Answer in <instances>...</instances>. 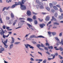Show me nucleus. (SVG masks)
I'll list each match as a JSON object with an SVG mask.
<instances>
[{
    "instance_id": "obj_16",
    "label": "nucleus",
    "mask_w": 63,
    "mask_h": 63,
    "mask_svg": "<svg viewBox=\"0 0 63 63\" xmlns=\"http://www.w3.org/2000/svg\"><path fill=\"white\" fill-rule=\"evenodd\" d=\"M11 16L12 18H14L15 17V16L13 13H11Z\"/></svg>"
},
{
    "instance_id": "obj_44",
    "label": "nucleus",
    "mask_w": 63,
    "mask_h": 63,
    "mask_svg": "<svg viewBox=\"0 0 63 63\" xmlns=\"http://www.w3.org/2000/svg\"><path fill=\"white\" fill-rule=\"evenodd\" d=\"M30 60H31V61H34V59H33V58H31Z\"/></svg>"
},
{
    "instance_id": "obj_19",
    "label": "nucleus",
    "mask_w": 63,
    "mask_h": 63,
    "mask_svg": "<svg viewBox=\"0 0 63 63\" xmlns=\"http://www.w3.org/2000/svg\"><path fill=\"white\" fill-rule=\"evenodd\" d=\"M53 24L54 25H59V23L57 22H54Z\"/></svg>"
},
{
    "instance_id": "obj_55",
    "label": "nucleus",
    "mask_w": 63,
    "mask_h": 63,
    "mask_svg": "<svg viewBox=\"0 0 63 63\" xmlns=\"http://www.w3.org/2000/svg\"><path fill=\"white\" fill-rule=\"evenodd\" d=\"M43 62L44 63H46L47 62V60H45L43 61Z\"/></svg>"
},
{
    "instance_id": "obj_38",
    "label": "nucleus",
    "mask_w": 63,
    "mask_h": 63,
    "mask_svg": "<svg viewBox=\"0 0 63 63\" xmlns=\"http://www.w3.org/2000/svg\"><path fill=\"white\" fill-rule=\"evenodd\" d=\"M59 58L61 59H63V58L62 57H61V56L60 55H59Z\"/></svg>"
},
{
    "instance_id": "obj_24",
    "label": "nucleus",
    "mask_w": 63,
    "mask_h": 63,
    "mask_svg": "<svg viewBox=\"0 0 63 63\" xmlns=\"http://www.w3.org/2000/svg\"><path fill=\"white\" fill-rule=\"evenodd\" d=\"M39 8L40 9H44V7L43 6H40Z\"/></svg>"
},
{
    "instance_id": "obj_57",
    "label": "nucleus",
    "mask_w": 63,
    "mask_h": 63,
    "mask_svg": "<svg viewBox=\"0 0 63 63\" xmlns=\"http://www.w3.org/2000/svg\"><path fill=\"white\" fill-rule=\"evenodd\" d=\"M38 61H39V62H42V61H43V60H42V59H39V60H38Z\"/></svg>"
},
{
    "instance_id": "obj_63",
    "label": "nucleus",
    "mask_w": 63,
    "mask_h": 63,
    "mask_svg": "<svg viewBox=\"0 0 63 63\" xmlns=\"http://www.w3.org/2000/svg\"><path fill=\"white\" fill-rule=\"evenodd\" d=\"M4 63H8L5 60L4 61Z\"/></svg>"
},
{
    "instance_id": "obj_3",
    "label": "nucleus",
    "mask_w": 63,
    "mask_h": 63,
    "mask_svg": "<svg viewBox=\"0 0 63 63\" xmlns=\"http://www.w3.org/2000/svg\"><path fill=\"white\" fill-rule=\"evenodd\" d=\"M30 38L31 39H32V38H45V37L42 35H40L39 36L37 37L36 36V35H32L31 36Z\"/></svg>"
},
{
    "instance_id": "obj_43",
    "label": "nucleus",
    "mask_w": 63,
    "mask_h": 63,
    "mask_svg": "<svg viewBox=\"0 0 63 63\" xmlns=\"http://www.w3.org/2000/svg\"><path fill=\"white\" fill-rule=\"evenodd\" d=\"M56 6L57 7H58V8H60V6L59 5H56Z\"/></svg>"
},
{
    "instance_id": "obj_6",
    "label": "nucleus",
    "mask_w": 63,
    "mask_h": 63,
    "mask_svg": "<svg viewBox=\"0 0 63 63\" xmlns=\"http://www.w3.org/2000/svg\"><path fill=\"white\" fill-rule=\"evenodd\" d=\"M20 5V6H21V4H19V2H18V3L16 2V4L13 5L12 7H11V8H12V9H13L16 6L18 5Z\"/></svg>"
},
{
    "instance_id": "obj_50",
    "label": "nucleus",
    "mask_w": 63,
    "mask_h": 63,
    "mask_svg": "<svg viewBox=\"0 0 63 63\" xmlns=\"http://www.w3.org/2000/svg\"><path fill=\"white\" fill-rule=\"evenodd\" d=\"M55 16L56 17H57V13L55 14Z\"/></svg>"
},
{
    "instance_id": "obj_18",
    "label": "nucleus",
    "mask_w": 63,
    "mask_h": 63,
    "mask_svg": "<svg viewBox=\"0 0 63 63\" xmlns=\"http://www.w3.org/2000/svg\"><path fill=\"white\" fill-rule=\"evenodd\" d=\"M5 50V48L3 47H1L0 48V51H3Z\"/></svg>"
},
{
    "instance_id": "obj_10",
    "label": "nucleus",
    "mask_w": 63,
    "mask_h": 63,
    "mask_svg": "<svg viewBox=\"0 0 63 63\" xmlns=\"http://www.w3.org/2000/svg\"><path fill=\"white\" fill-rule=\"evenodd\" d=\"M36 46L39 48V49H40V50H43V49L40 48V47H41V45L40 44H38Z\"/></svg>"
},
{
    "instance_id": "obj_13",
    "label": "nucleus",
    "mask_w": 63,
    "mask_h": 63,
    "mask_svg": "<svg viewBox=\"0 0 63 63\" xmlns=\"http://www.w3.org/2000/svg\"><path fill=\"white\" fill-rule=\"evenodd\" d=\"M49 16H47L45 18V20L46 21H48L49 20Z\"/></svg>"
},
{
    "instance_id": "obj_39",
    "label": "nucleus",
    "mask_w": 63,
    "mask_h": 63,
    "mask_svg": "<svg viewBox=\"0 0 63 63\" xmlns=\"http://www.w3.org/2000/svg\"><path fill=\"white\" fill-rule=\"evenodd\" d=\"M40 1H39V0H36V3H37V4H39Z\"/></svg>"
},
{
    "instance_id": "obj_51",
    "label": "nucleus",
    "mask_w": 63,
    "mask_h": 63,
    "mask_svg": "<svg viewBox=\"0 0 63 63\" xmlns=\"http://www.w3.org/2000/svg\"><path fill=\"white\" fill-rule=\"evenodd\" d=\"M0 23H3L2 21V18H1V19H0Z\"/></svg>"
},
{
    "instance_id": "obj_62",
    "label": "nucleus",
    "mask_w": 63,
    "mask_h": 63,
    "mask_svg": "<svg viewBox=\"0 0 63 63\" xmlns=\"http://www.w3.org/2000/svg\"><path fill=\"white\" fill-rule=\"evenodd\" d=\"M57 28V27H53V29H55V28Z\"/></svg>"
},
{
    "instance_id": "obj_22",
    "label": "nucleus",
    "mask_w": 63,
    "mask_h": 63,
    "mask_svg": "<svg viewBox=\"0 0 63 63\" xmlns=\"http://www.w3.org/2000/svg\"><path fill=\"white\" fill-rule=\"evenodd\" d=\"M53 8L55 10H58V8L56 6H54Z\"/></svg>"
},
{
    "instance_id": "obj_4",
    "label": "nucleus",
    "mask_w": 63,
    "mask_h": 63,
    "mask_svg": "<svg viewBox=\"0 0 63 63\" xmlns=\"http://www.w3.org/2000/svg\"><path fill=\"white\" fill-rule=\"evenodd\" d=\"M47 33L48 34V35L49 36V37H50L52 35L51 34L52 33V35L53 36H54V35H55L56 34V32H48Z\"/></svg>"
},
{
    "instance_id": "obj_35",
    "label": "nucleus",
    "mask_w": 63,
    "mask_h": 63,
    "mask_svg": "<svg viewBox=\"0 0 63 63\" xmlns=\"http://www.w3.org/2000/svg\"><path fill=\"white\" fill-rule=\"evenodd\" d=\"M6 25H3L2 26V28L4 29H6Z\"/></svg>"
},
{
    "instance_id": "obj_61",
    "label": "nucleus",
    "mask_w": 63,
    "mask_h": 63,
    "mask_svg": "<svg viewBox=\"0 0 63 63\" xmlns=\"http://www.w3.org/2000/svg\"><path fill=\"white\" fill-rule=\"evenodd\" d=\"M4 15H7V14H6V12H5V11L4 12Z\"/></svg>"
},
{
    "instance_id": "obj_36",
    "label": "nucleus",
    "mask_w": 63,
    "mask_h": 63,
    "mask_svg": "<svg viewBox=\"0 0 63 63\" xmlns=\"http://www.w3.org/2000/svg\"><path fill=\"white\" fill-rule=\"evenodd\" d=\"M53 3L54 5H56L57 4V2L56 1H53Z\"/></svg>"
},
{
    "instance_id": "obj_21",
    "label": "nucleus",
    "mask_w": 63,
    "mask_h": 63,
    "mask_svg": "<svg viewBox=\"0 0 63 63\" xmlns=\"http://www.w3.org/2000/svg\"><path fill=\"white\" fill-rule=\"evenodd\" d=\"M49 5L50 7V8H52L53 7V4H52V3H49Z\"/></svg>"
},
{
    "instance_id": "obj_37",
    "label": "nucleus",
    "mask_w": 63,
    "mask_h": 63,
    "mask_svg": "<svg viewBox=\"0 0 63 63\" xmlns=\"http://www.w3.org/2000/svg\"><path fill=\"white\" fill-rule=\"evenodd\" d=\"M48 60L49 61H50L52 59H53V58H49L48 57Z\"/></svg>"
},
{
    "instance_id": "obj_56",
    "label": "nucleus",
    "mask_w": 63,
    "mask_h": 63,
    "mask_svg": "<svg viewBox=\"0 0 63 63\" xmlns=\"http://www.w3.org/2000/svg\"><path fill=\"white\" fill-rule=\"evenodd\" d=\"M19 19H20V20H21V19H23L24 20L25 19H24L23 18H19Z\"/></svg>"
},
{
    "instance_id": "obj_46",
    "label": "nucleus",
    "mask_w": 63,
    "mask_h": 63,
    "mask_svg": "<svg viewBox=\"0 0 63 63\" xmlns=\"http://www.w3.org/2000/svg\"><path fill=\"white\" fill-rule=\"evenodd\" d=\"M8 33H9V34H8L9 35V34L11 35L12 34V32H8Z\"/></svg>"
},
{
    "instance_id": "obj_31",
    "label": "nucleus",
    "mask_w": 63,
    "mask_h": 63,
    "mask_svg": "<svg viewBox=\"0 0 63 63\" xmlns=\"http://www.w3.org/2000/svg\"><path fill=\"white\" fill-rule=\"evenodd\" d=\"M44 49L45 50H47V51H48V48H47V47H44Z\"/></svg>"
},
{
    "instance_id": "obj_58",
    "label": "nucleus",
    "mask_w": 63,
    "mask_h": 63,
    "mask_svg": "<svg viewBox=\"0 0 63 63\" xmlns=\"http://www.w3.org/2000/svg\"><path fill=\"white\" fill-rule=\"evenodd\" d=\"M46 53H47V54H48V55H49V54H50V53H49L48 51H47V52H46Z\"/></svg>"
},
{
    "instance_id": "obj_32",
    "label": "nucleus",
    "mask_w": 63,
    "mask_h": 63,
    "mask_svg": "<svg viewBox=\"0 0 63 63\" xmlns=\"http://www.w3.org/2000/svg\"><path fill=\"white\" fill-rule=\"evenodd\" d=\"M13 22V20H11L9 22L10 24H12Z\"/></svg>"
},
{
    "instance_id": "obj_15",
    "label": "nucleus",
    "mask_w": 63,
    "mask_h": 63,
    "mask_svg": "<svg viewBox=\"0 0 63 63\" xmlns=\"http://www.w3.org/2000/svg\"><path fill=\"white\" fill-rule=\"evenodd\" d=\"M2 43H3L4 46H5V48H7V47H8V45H6V44H5V43H4V42H3V41H2Z\"/></svg>"
},
{
    "instance_id": "obj_23",
    "label": "nucleus",
    "mask_w": 63,
    "mask_h": 63,
    "mask_svg": "<svg viewBox=\"0 0 63 63\" xmlns=\"http://www.w3.org/2000/svg\"><path fill=\"white\" fill-rule=\"evenodd\" d=\"M46 42H47L45 44L46 46H49L50 45H49V43H47V40H46Z\"/></svg>"
},
{
    "instance_id": "obj_42",
    "label": "nucleus",
    "mask_w": 63,
    "mask_h": 63,
    "mask_svg": "<svg viewBox=\"0 0 63 63\" xmlns=\"http://www.w3.org/2000/svg\"><path fill=\"white\" fill-rule=\"evenodd\" d=\"M6 19H7V20H9V19H10V18L9 17H6Z\"/></svg>"
},
{
    "instance_id": "obj_53",
    "label": "nucleus",
    "mask_w": 63,
    "mask_h": 63,
    "mask_svg": "<svg viewBox=\"0 0 63 63\" xmlns=\"http://www.w3.org/2000/svg\"><path fill=\"white\" fill-rule=\"evenodd\" d=\"M62 35V33L61 32L60 33L59 36H60V37H61V36Z\"/></svg>"
},
{
    "instance_id": "obj_48",
    "label": "nucleus",
    "mask_w": 63,
    "mask_h": 63,
    "mask_svg": "<svg viewBox=\"0 0 63 63\" xmlns=\"http://www.w3.org/2000/svg\"><path fill=\"white\" fill-rule=\"evenodd\" d=\"M36 6L37 9H38L39 8V6L37 5H36Z\"/></svg>"
},
{
    "instance_id": "obj_33",
    "label": "nucleus",
    "mask_w": 63,
    "mask_h": 63,
    "mask_svg": "<svg viewBox=\"0 0 63 63\" xmlns=\"http://www.w3.org/2000/svg\"><path fill=\"white\" fill-rule=\"evenodd\" d=\"M4 42L5 44H7L8 42V39H6L5 41H4Z\"/></svg>"
},
{
    "instance_id": "obj_1",
    "label": "nucleus",
    "mask_w": 63,
    "mask_h": 63,
    "mask_svg": "<svg viewBox=\"0 0 63 63\" xmlns=\"http://www.w3.org/2000/svg\"><path fill=\"white\" fill-rule=\"evenodd\" d=\"M25 1H26V0H22L21 2H19V4H21L20 8L22 10H25L26 9V6L24 5H23V4H24Z\"/></svg>"
},
{
    "instance_id": "obj_45",
    "label": "nucleus",
    "mask_w": 63,
    "mask_h": 63,
    "mask_svg": "<svg viewBox=\"0 0 63 63\" xmlns=\"http://www.w3.org/2000/svg\"><path fill=\"white\" fill-rule=\"evenodd\" d=\"M60 12L61 13H62V12H63V11L61 8L60 9Z\"/></svg>"
},
{
    "instance_id": "obj_47",
    "label": "nucleus",
    "mask_w": 63,
    "mask_h": 63,
    "mask_svg": "<svg viewBox=\"0 0 63 63\" xmlns=\"http://www.w3.org/2000/svg\"><path fill=\"white\" fill-rule=\"evenodd\" d=\"M51 12L52 13H54V12H55V10L53 9H52L51 10Z\"/></svg>"
},
{
    "instance_id": "obj_25",
    "label": "nucleus",
    "mask_w": 63,
    "mask_h": 63,
    "mask_svg": "<svg viewBox=\"0 0 63 63\" xmlns=\"http://www.w3.org/2000/svg\"><path fill=\"white\" fill-rule=\"evenodd\" d=\"M55 39L56 40H57V41H58L59 43V42H60L59 39H58L57 37H55Z\"/></svg>"
},
{
    "instance_id": "obj_7",
    "label": "nucleus",
    "mask_w": 63,
    "mask_h": 63,
    "mask_svg": "<svg viewBox=\"0 0 63 63\" xmlns=\"http://www.w3.org/2000/svg\"><path fill=\"white\" fill-rule=\"evenodd\" d=\"M27 15L28 16H30L31 15V11H28L27 12Z\"/></svg>"
},
{
    "instance_id": "obj_5",
    "label": "nucleus",
    "mask_w": 63,
    "mask_h": 63,
    "mask_svg": "<svg viewBox=\"0 0 63 63\" xmlns=\"http://www.w3.org/2000/svg\"><path fill=\"white\" fill-rule=\"evenodd\" d=\"M25 46L26 47V48H28V47H29L30 48H32V49H33V50H34V49H33V48H34V47H32V46H31V45L28 44H27L26 45V44H25Z\"/></svg>"
},
{
    "instance_id": "obj_34",
    "label": "nucleus",
    "mask_w": 63,
    "mask_h": 63,
    "mask_svg": "<svg viewBox=\"0 0 63 63\" xmlns=\"http://www.w3.org/2000/svg\"><path fill=\"white\" fill-rule=\"evenodd\" d=\"M38 4H39V5H41L42 6L43 4V3L42 2H39L38 3Z\"/></svg>"
},
{
    "instance_id": "obj_2",
    "label": "nucleus",
    "mask_w": 63,
    "mask_h": 63,
    "mask_svg": "<svg viewBox=\"0 0 63 63\" xmlns=\"http://www.w3.org/2000/svg\"><path fill=\"white\" fill-rule=\"evenodd\" d=\"M1 30L2 31H1V32H0V33L1 35H2L3 34V38H5V37H9V34L7 36H5V35H4V34L5 33V32L4 31H3V29L1 28Z\"/></svg>"
},
{
    "instance_id": "obj_52",
    "label": "nucleus",
    "mask_w": 63,
    "mask_h": 63,
    "mask_svg": "<svg viewBox=\"0 0 63 63\" xmlns=\"http://www.w3.org/2000/svg\"><path fill=\"white\" fill-rule=\"evenodd\" d=\"M20 22H25L24 20H21Z\"/></svg>"
},
{
    "instance_id": "obj_26",
    "label": "nucleus",
    "mask_w": 63,
    "mask_h": 63,
    "mask_svg": "<svg viewBox=\"0 0 63 63\" xmlns=\"http://www.w3.org/2000/svg\"><path fill=\"white\" fill-rule=\"evenodd\" d=\"M46 9L47 10V11H50V8H49L48 6L46 7Z\"/></svg>"
},
{
    "instance_id": "obj_41",
    "label": "nucleus",
    "mask_w": 63,
    "mask_h": 63,
    "mask_svg": "<svg viewBox=\"0 0 63 63\" xmlns=\"http://www.w3.org/2000/svg\"><path fill=\"white\" fill-rule=\"evenodd\" d=\"M20 43V42H16L15 43V45H17V44H19Z\"/></svg>"
},
{
    "instance_id": "obj_29",
    "label": "nucleus",
    "mask_w": 63,
    "mask_h": 63,
    "mask_svg": "<svg viewBox=\"0 0 63 63\" xmlns=\"http://www.w3.org/2000/svg\"><path fill=\"white\" fill-rule=\"evenodd\" d=\"M48 48L49 49H50L51 48V49H53V47L52 46H50V47H48Z\"/></svg>"
},
{
    "instance_id": "obj_11",
    "label": "nucleus",
    "mask_w": 63,
    "mask_h": 63,
    "mask_svg": "<svg viewBox=\"0 0 63 63\" xmlns=\"http://www.w3.org/2000/svg\"><path fill=\"white\" fill-rule=\"evenodd\" d=\"M11 38L12 40V41L11 42V43L12 44H13L14 42H15V39H14V38L13 37H11Z\"/></svg>"
},
{
    "instance_id": "obj_14",
    "label": "nucleus",
    "mask_w": 63,
    "mask_h": 63,
    "mask_svg": "<svg viewBox=\"0 0 63 63\" xmlns=\"http://www.w3.org/2000/svg\"><path fill=\"white\" fill-rule=\"evenodd\" d=\"M52 19H51V20H54L55 21H56L57 22V21L56 20V18H55L54 17V16H53L52 17Z\"/></svg>"
},
{
    "instance_id": "obj_30",
    "label": "nucleus",
    "mask_w": 63,
    "mask_h": 63,
    "mask_svg": "<svg viewBox=\"0 0 63 63\" xmlns=\"http://www.w3.org/2000/svg\"><path fill=\"white\" fill-rule=\"evenodd\" d=\"M34 22L35 24H38V22L37 20H34Z\"/></svg>"
},
{
    "instance_id": "obj_17",
    "label": "nucleus",
    "mask_w": 63,
    "mask_h": 63,
    "mask_svg": "<svg viewBox=\"0 0 63 63\" xmlns=\"http://www.w3.org/2000/svg\"><path fill=\"white\" fill-rule=\"evenodd\" d=\"M10 7H8L7 8H6V7H4L2 11H4V10H5L6 9V10H7L9 9V8H10Z\"/></svg>"
},
{
    "instance_id": "obj_54",
    "label": "nucleus",
    "mask_w": 63,
    "mask_h": 63,
    "mask_svg": "<svg viewBox=\"0 0 63 63\" xmlns=\"http://www.w3.org/2000/svg\"><path fill=\"white\" fill-rule=\"evenodd\" d=\"M32 13L33 15H37V13H35L34 12H33Z\"/></svg>"
},
{
    "instance_id": "obj_40",
    "label": "nucleus",
    "mask_w": 63,
    "mask_h": 63,
    "mask_svg": "<svg viewBox=\"0 0 63 63\" xmlns=\"http://www.w3.org/2000/svg\"><path fill=\"white\" fill-rule=\"evenodd\" d=\"M38 19H39V21H40V22H42L43 21V19H41L40 18H38Z\"/></svg>"
},
{
    "instance_id": "obj_49",
    "label": "nucleus",
    "mask_w": 63,
    "mask_h": 63,
    "mask_svg": "<svg viewBox=\"0 0 63 63\" xmlns=\"http://www.w3.org/2000/svg\"><path fill=\"white\" fill-rule=\"evenodd\" d=\"M13 46V44H11L10 46V48H12Z\"/></svg>"
},
{
    "instance_id": "obj_60",
    "label": "nucleus",
    "mask_w": 63,
    "mask_h": 63,
    "mask_svg": "<svg viewBox=\"0 0 63 63\" xmlns=\"http://www.w3.org/2000/svg\"><path fill=\"white\" fill-rule=\"evenodd\" d=\"M10 28V27L6 26V29H9Z\"/></svg>"
},
{
    "instance_id": "obj_59",
    "label": "nucleus",
    "mask_w": 63,
    "mask_h": 63,
    "mask_svg": "<svg viewBox=\"0 0 63 63\" xmlns=\"http://www.w3.org/2000/svg\"><path fill=\"white\" fill-rule=\"evenodd\" d=\"M41 47H44V46L43 45V44L42 43H41Z\"/></svg>"
},
{
    "instance_id": "obj_8",
    "label": "nucleus",
    "mask_w": 63,
    "mask_h": 63,
    "mask_svg": "<svg viewBox=\"0 0 63 63\" xmlns=\"http://www.w3.org/2000/svg\"><path fill=\"white\" fill-rule=\"evenodd\" d=\"M27 21L31 22L33 21V19L31 18H28L27 19Z\"/></svg>"
},
{
    "instance_id": "obj_28",
    "label": "nucleus",
    "mask_w": 63,
    "mask_h": 63,
    "mask_svg": "<svg viewBox=\"0 0 63 63\" xmlns=\"http://www.w3.org/2000/svg\"><path fill=\"white\" fill-rule=\"evenodd\" d=\"M32 18L33 19H34V20H35V19H36V16L35 15H34L33 16Z\"/></svg>"
},
{
    "instance_id": "obj_27",
    "label": "nucleus",
    "mask_w": 63,
    "mask_h": 63,
    "mask_svg": "<svg viewBox=\"0 0 63 63\" xmlns=\"http://www.w3.org/2000/svg\"><path fill=\"white\" fill-rule=\"evenodd\" d=\"M27 25H28V26L30 28H32V26L31 25L29 24V23H27Z\"/></svg>"
},
{
    "instance_id": "obj_9",
    "label": "nucleus",
    "mask_w": 63,
    "mask_h": 63,
    "mask_svg": "<svg viewBox=\"0 0 63 63\" xmlns=\"http://www.w3.org/2000/svg\"><path fill=\"white\" fill-rule=\"evenodd\" d=\"M46 25L45 24H40L39 26H40V27L41 28H43L44 27V26H45Z\"/></svg>"
},
{
    "instance_id": "obj_12",
    "label": "nucleus",
    "mask_w": 63,
    "mask_h": 63,
    "mask_svg": "<svg viewBox=\"0 0 63 63\" xmlns=\"http://www.w3.org/2000/svg\"><path fill=\"white\" fill-rule=\"evenodd\" d=\"M21 24V23H19L18 24V26L19 27H18L16 28V29H18V28H20L21 27V26L22 25V24Z\"/></svg>"
},
{
    "instance_id": "obj_64",
    "label": "nucleus",
    "mask_w": 63,
    "mask_h": 63,
    "mask_svg": "<svg viewBox=\"0 0 63 63\" xmlns=\"http://www.w3.org/2000/svg\"><path fill=\"white\" fill-rule=\"evenodd\" d=\"M60 62L61 63H63V60L61 61Z\"/></svg>"
},
{
    "instance_id": "obj_20",
    "label": "nucleus",
    "mask_w": 63,
    "mask_h": 63,
    "mask_svg": "<svg viewBox=\"0 0 63 63\" xmlns=\"http://www.w3.org/2000/svg\"><path fill=\"white\" fill-rule=\"evenodd\" d=\"M55 49H56V50H59V49L61 51H62V48L61 47L59 48V49L57 48Z\"/></svg>"
}]
</instances>
